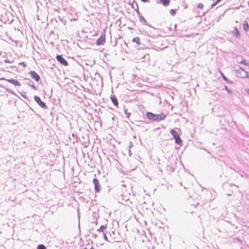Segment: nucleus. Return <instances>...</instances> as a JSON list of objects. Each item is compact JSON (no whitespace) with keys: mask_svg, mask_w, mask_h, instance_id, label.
I'll return each mask as SVG.
<instances>
[{"mask_svg":"<svg viewBox=\"0 0 249 249\" xmlns=\"http://www.w3.org/2000/svg\"><path fill=\"white\" fill-rule=\"evenodd\" d=\"M170 133L174 138L175 142L177 144H180L182 142V141L180 139L179 135L175 130L172 129L170 130Z\"/></svg>","mask_w":249,"mask_h":249,"instance_id":"3","label":"nucleus"},{"mask_svg":"<svg viewBox=\"0 0 249 249\" xmlns=\"http://www.w3.org/2000/svg\"><path fill=\"white\" fill-rule=\"evenodd\" d=\"M247 93L249 94V89L248 90Z\"/></svg>","mask_w":249,"mask_h":249,"instance_id":"37","label":"nucleus"},{"mask_svg":"<svg viewBox=\"0 0 249 249\" xmlns=\"http://www.w3.org/2000/svg\"><path fill=\"white\" fill-rule=\"evenodd\" d=\"M84 249H88L87 248H85Z\"/></svg>","mask_w":249,"mask_h":249,"instance_id":"40","label":"nucleus"},{"mask_svg":"<svg viewBox=\"0 0 249 249\" xmlns=\"http://www.w3.org/2000/svg\"><path fill=\"white\" fill-rule=\"evenodd\" d=\"M110 99L111 100L112 102L115 106H118V102L117 98L115 96L111 95L110 97Z\"/></svg>","mask_w":249,"mask_h":249,"instance_id":"13","label":"nucleus"},{"mask_svg":"<svg viewBox=\"0 0 249 249\" xmlns=\"http://www.w3.org/2000/svg\"><path fill=\"white\" fill-rule=\"evenodd\" d=\"M224 89L227 91L228 93L231 94L232 93V91L231 89H229L226 86H224Z\"/></svg>","mask_w":249,"mask_h":249,"instance_id":"23","label":"nucleus"},{"mask_svg":"<svg viewBox=\"0 0 249 249\" xmlns=\"http://www.w3.org/2000/svg\"><path fill=\"white\" fill-rule=\"evenodd\" d=\"M138 17H139V20L141 22L143 23L144 25H147L148 26L151 27V26L149 25V24L148 23V22H147L146 19L144 18V17L142 16L140 14V15H138Z\"/></svg>","mask_w":249,"mask_h":249,"instance_id":"11","label":"nucleus"},{"mask_svg":"<svg viewBox=\"0 0 249 249\" xmlns=\"http://www.w3.org/2000/svg\"><path fill=\"white\" fill-rule=\"evenodd\" d=\"M34 99L35 101L37 103V104L42 108L43 109H47L48 107L46 105V104L41 101L40 97L37 95L34 97Z\"/></svg>","mask_w":249,"mask_h":249,"instance_id":"5","label":"nucleus"},{"mask_svg":"<svg viewBox=\"0 0 249 249\" xmlns=\"http://www.w3.org/2000/svg\"><path fill=\"white\" fill-rule=\"evenodd\" d=\"M248 5H249V2H248Z\"/></svg>","mask_w":249,"mask_h":249,"instance_id":"41","label":"nucleus"},{"mask_svg":"<svg viewBox=\"0 0 249 249\" xmlns=\"http://www.w3.org/2000/svg\"><path fill=\"white\" fill-rule=\"evenodd\" d=\"M146 57H147V59H150V57H149V54H147V55H145L144 57L146 58Z\"/></svg>","mask_w":249,"mask_h":249,"instance_id":"32","label":"nucleus"},{"mask_svg":"<svg viewBox=\"0 0 249 249\" xmlns=\"http://www.w3.org/2000/svg\"><path fill=\"white\" fill-rule=\"evenodd\" d=\"M220 1H221V0H216V1L217 3H218Z\"/></svg>","mask_w":249,"mask_h":249,"instance_id":"36","label":"nucleus"},{"mask_svg":"<svg viewBox=\"0 0 249 249\" xmlns=\"http://www.w3.org/2000/svg\"><path fill=\"white\" fill-rule=\"evenodd\" d=\"M2 79L7 81L8 82L12 84L15 86L19 87L21 86V84L17 80L14 79H6V78H3Z\"/></svg>","mask_w":249,"mask_h":249,"instance_id":"10","label":"nucleus"},{"mask_svg":"<svg viewBox=\"0 0 249 249\" xmlns=\"http://www.w3.org/2000/svg\"><path fill=\"white\" fill-rule=\"evenodd\" d=\"M56 60L62 65L64 66H68V63L67 60L62 56V55H57L56 56Z\"/></svg>","mask_w":249,"mask_h":249,"instance_id":"8","label":"nucleus"},{"mask_svg":"<svg viewBox=\"0 0 249 249\" xmlns=\"http://www.w3.org/2000/svg\"><path fill=\"white\" fill-rule=\"evenodd\" d=\"M240 64H243L245 66L248 65V63L246 62V61L245 59L242 60L241 61L239 62Z\"/></svg>","mask_w":249,"mask_h":249,"instance_id":"25","label":"nucleus"},{"mask_svg":"<svg viewBox=\"0 0 249 249\" xmlns=\"http://www.w3.org/2000/svg\"><path fill=\"white\" fill-rule=\"evenodd\" d=\"M107 229V226L105 225H102L100 226V228L97 230V231L98 232H103L105 230Z\"/></svg>","mask_w":249,"mask_h":249,"instance_id":"18","label":"nucleus"},{"mask_svg":"<svg viewBox=\"0 0 249 249\" xmlns=\"http://www.w3.org/2000/svg\"><path fill=\"white\" fill-rule=\"evenodd\" d=\"M7 91H8L9 93H11V94H14V92L12 90H10L7 89Z\"/></svg>","mask_w":249,"mask_h":249,"instance_id":"31","label":"nucleus"},{"mask_svg":"<svg viewBox=\"0 0 249 249\" xmlns=\"http://www.w3.org/2000/svg\"><path fill=\"white\" fill-rule=\"evenodd\" d=\"M19 65H22L23 67H26V64L24 62H20L19 63Z\"/></svg>","mask_w":249,"mask_h":249,"instance_id":"29","label":"nucleus"},{"mask_svg":"<svg viewBox=\"0 0 249 249\" xmlns=\"http://www.w3.org/2000/svg\"><path fill=\"white\" fill-rule=\"evenodd\" d=\"M106 36L104 33H102L100 37H99L96 40V44L97 45H103L105 42Z\"/></svg>","mask_w":249,"mask_h":249,"instance_id":"9","label":"nucleus"},{"mask_svg":"<svg viewBox=\"0 0 249 249\" xmlns=\"http://www.w3.org/2000/svg\"><path fill=\"white\" fill-rule=\"evenodd\" d=\"M140 38L139 37H136L132 39L133 42H136L138 44H140Z\"/></svg>","mask_w":249,"mask_h":249,"instance_id":"20","label":"nucleus"},{"mask_svg":"<svg viewBox=\"0 0 249 249\" xmlns=\"http://www.w3.org/2000/svg\"><path fill=\"white\" fill-rule=\"evenodd\" d=\"M237 74H238V76L242 78H246L249 77L248 72L241 67H240L239 69L237 71Z\"/></svg>","mask_w":249,"mask_h":249,"instance_id":"4","label":"nucleus"},{"mask_svg":"<svg viewBox=\"0 0 249 249\" xmlns=\"http://www.w3.org/2000/svg\"><path fill=\"white\" fill-rule=\"evenodd\" d=\"M29 74L31 78L34 79L36 82H38L40 79V77L35 71H31L29 72Z\"/></svg>","mask_w":249,"mask_h":249,"instance_id":"7","label":"nucleus"},{"mask_svg":"<svg viewBox=\"0 0 249 249\" xmlns=\"http://www.w3.org/2000/svg\"><path fill=\"white\" fill-rule=\"evenodd\" d=\"M206 150L208 152V153H209V151H208L207 150Z\"/></svg>","mask_w":249,"mask_h":249,"instance_id":"39","label":"nucleus"},{"mask_svg":"<svg viewBox=\"0 0 249 249\" xmlns=\"http://www.w3.org/2000/svg\"><path fill=\"white\" fill-rule=\"evenodd\" d=\"M170 13L172 16H174L176 14V9L170 10Z\"/></svg>","mask_w":249,"mask_h":249,"instance_id":"22","label":"nucleus"},{"mask_svg":"<svg viewBox=\"0 0 249 249\" xmlns=\"http://www.w3.org/2000/svg\"><path fill=\"white\" fill-rule=\"evenodd\" d=\"M146 117L149 120L153 122H159L165 119L166 115L164 113L154 114L151 112H147L146 113Z\"/></svg>","mask_w":249,"mask_h":249,"instance_id":"1","label":"nucleus"},{"mask_svg":"<svg viewBox=\"0 0 249 249\" xmlns=\"http://www.w3.org/2000/svg\"><path fill=\"white\" fill-rule=\"evenodd\" d=\"M237 239L238 240V241H238V242H242V241H241L239 238H237Z\"/></svg>","mask_w":249,"mask_h":249,"instance_id":"35","label":"nucleus"},{"mask_svg":"<svg viewBox=\"0 0 249 249\" xmlns=\"http://www.w3.org/2000/svg\"><path fill=\"white\" fill-rule=\"evenodd\" d=\"M90 249H94L93 247H91Z\"/></svg>","mask_w":249,"mask_h":249,"instance_id":"38","label":"nucleus"},{"mask_svg":"<svg viewBox=\"0 0 249 249\" xmlns=\"http://www.w3.org/2000/svg\"><path fill=\"white\" fill-rule=\"evenodd\" d=\"M21 96H22L23 98H25V99H27V98L26 95H24L21 94Z\"/></svg>","mask_w":249,"mask_h":249,"instance_id":"33","label":"nucleus"},{"mask_svg":"<svg viewBox=\"0 0 249 249\" xmlns=\"http://www.w3.org/2000/svg\"><path fill=\"white\" fill-rule=\"evenodd\" d=\"M141 0L143 2H146L148 1V0Z\"/></svg>","mask_w":249,"mask_h":249,"instance_id":"34","label":"nucleus"},{"mask_svg":"<svg viewBox=\"0 0 249 249\" xmlns=\"http://www.w3.org/2000/svg\"><path fill=\"white\" fill-rule=\"evenodd\" d=\"M110 236H111V237L113 239H116V237L115 236V232L114 231H112V233H110Z\"/></svg>","mask_w":249,"mask_h":249,"instance_id":"26","label":"nucleus"},{"mask_svg":"<svg viewBox=\"0 0 249 249\" xmlns=\"http://www.w3.org/2000/svg\"><path fill=\"white\" fill-rule=\"evenodd\" d=\"M197 7L199 9H202L203 8V4L201 3H199L197 5Z\"/></svg>","mask_w":249,"mask_h":249,"instance_id":"27","label":"nucleus"},{"mask_svg":"<svg viewBox=\"0 0 249 249\" xmlns=\"http://www.w3.org/2000/svg\"><path fill=\"white\" fill-rule=\"evenodd\" d=\"M103 236H104V239L107 241H108V238H107V237L106 235V234L105 233H103Z\"/></svg>","mask_w":249,"mask_h":249,"instance_id":"28","label":"nucleus"},{"mask_svg":"<svg viewBox=\"0 0 249 249\" xmlns=\"http://www.w3.org/2000/svg\"><path fill=\"white\" fill-rule=\"evenodd\" d=\"M243 28L246 32H248L249 30V25L247 21H245L243 24Z\"/></svg>","mask_w":249,"mask_h":249,"instance_id":"15","label":"nucleus"},{"mask_svg":"<svg viewBox=\"0 0 249 249\" xmlns=\"http://www.w3.org/2000/svg\"><path fill=\"white\" fill-rule=\"evenodd\" d=\"M36 249H46V248L44 245L39 244L37 246Z\"/></svg>","mask_w":249,"mask_h":249,"instance_id":"21","label":"nucleus"},{"mask_svg":"<svg viewBox=\"0 0 249 249\" xmlns=\"http://www.w3.org/2000/svg\"><path fill=\"white\" fill-rule=\"evenodd\" d=\"M233 33L235 34L237 37H239L240 36V33L237 27H234L233 29Z\"/></svg>","mask_w":249,"mask_h":249,"instance_id":"16","label":"nucleus"},{"mask_svg":"<svg viewBox=\"0 0 249 249\" xmlns=\"http://www.w3.org/2000/svg\"><path fill=\"white\" fill-rule=\"evenodd\" d=\"M163 6H166L169 5L170 0H160Z\"/></svg>","mask_w":249,"mask_h":249,"instance_id":"17","label":"nucleus"},{"mask_svg":"<svg viewBox=\"0 0 249 249\" xmlns=\"http://www.w3.org/2000/svg\"><path fill=\"white\" fill-rule=\"evenodd\" d=\"M0 20L4 24H10L13 21V16L10 12H4L0 15Z\"/></svg>","mask_w":249,"mask_h":249,"instance_id":"2","label":"nucleus"},{"mask_svg":"<svg viewBox=\"0 0 249 249\" xmlns=\"http://www.w3.org/2000/svg\"><path fill=\"white\" fill-rule=\"evenodd\" d=\"M220 74H221L223 79L225 81H226L227 82L229 83H232V81H229V79L225 76V75L222 72H220Z\"/></svg>","mask_w":249,"mask_h":249,"instance_id":"19","label":"nucleus"},{"mask_svg":"<svg viewBox=\"0 0 249 249\" xmlns=\"http://www.w3.org/2000/svg\"><path fill=\"white\" fill-rule=\"evenodd\" d=\"M124 112L126 114L127 118H129V116L131 115V113L129 112H128L127 109H124Z\"/></svg>","mask_w":249,"mask_h":249,"instance_id":"24","label":"nucleus"},{"mask_svg":"<svg viewBox=\"0 0 249 249\" xmlns=\"http://www.w3.org/2000/svg\"><path fill=\"white\" fill-rule=\"evenodd\" d=\"M217 4H218V3H217L216 1H215V2H214L211 5V7H213L215 6Z\"/></svg>","mask_w":249,"mask_h":249,"instance_id":"30","label":"nucleus"},{"mask_svg":"<svg viewBox=\"0 0 249 249\" xmlns=\"http://www.w3.org/2000/svg\"><path fill=\"white\" fill-rule=\"evenodd\" d=\"M93 183L94 185V190L95 192L99 193L100 192L101 189V185L99 182L98 180L96 178H93Z\"/></svg>","mask_w":249,"mask_h":249,"instance_id":"6","label":"nucleus"},{"mask_svg":"<svg viewBox=\"0 0 249 249\" xmlns=\"http://www.w3.org/2000/svg\"><path fill=\"white\" fill-rule=\"evenodd\" d=\"M32 81L31 80H30V79H26V80L25 84L27 85L32 87L34 90H36L37 89L36 87V86H35L34 85V84H32Z\"/></svg>","mask_w":249,"mask_h":249,"instance_id":"12","label":"nucleus"},{"mask_svg":"<svg viewBox=\"0 0 249 249\" xmlns=\"http://www.w3.org/2000/svg\"><path fill=\"white\" fill-rule=\"evenodd\" d=\"M132 7L138 15L140 14V13L139 11L138 5L137 2H134L132 5Z\"/></svg>","mask_w":249,"mask_h":249,"instance_id":"14","label":"nucleus"}]
</instances>
